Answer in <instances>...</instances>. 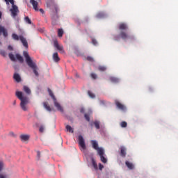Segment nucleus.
<instances>
[{
	"label": "nucleus",
	"instance_id": "28",
	"mask_svg": "<svg viewBox=\"0 0 178 178\" xmlns=\"http://www.w3.org/2000/svg\"><path fill=\"white\" fill-rule=\"evenodd\" d=\"M98 70H99V72H105V70H106V67L102 66V65H99L98 67Z\"/></svg>",
	"mask_w": 178,
	"mask_h": 178
},
{
	"label": "nucleus",
	"instance_id": "12",
	"mask_svg": "<svg viewBox=\"0 0 178 178\" xmlns=\"http://www.w3.org/2000/svg\"><path fill=\"white\" fill-rule=\"evenodd\" d=\"M98 154L100 156V159L102 162H103V163H106V162H108V160L106 159V158H105V156H104V150H99Z\"/></svg>",
	"mask_w": 178,
	"mask_h": 178
},
{
	"label": "nucleus",
	"instance_id": "41",
	"mask_svg": "<svg viewBox=\"0 0 178 178\" xmlns=\"http://www.w3.org/2000/svg\"><path fill=\"white\" fill-rule=\"evenodd\" d=\"M99 170H102L104 169V165L101 163H99Z\"/></svg>",
	"mask_w": 178,
	"mask_h": 178
},
{
	"label": "nucleus",
	"instance_id": "23",
	"mask_svg": "<svg viewBox=\"0 0 178 178\" xmlns=\"http://www.w3.org/2000/svg\"><path fill=\"white\" fill-rule=\"evenodd\" d=\"M15 56L17 60H19L21 63H23L24 62V59H23V57L20 56V54H17Z\"/></svg>",
	"mask_w": 178,
	"mask_h": 178
},
{
	"label": "nucleus",
	"instance_id": "49",
	"mask_svg": "<svg viewBox=\"0 0 178 178\" xmlns=\"http://www.w3.org/2000/svg\"><path fill=\"white\" fill-rule=\"evenodd\" d=\"M0 45H1V42H0Z\"/></svg>",
	"mask_w": 178,
	"mask_h": 178
},
{
	"label": "nucleus",
	"instance_id": "30",
	"mask_svg": "<svg viewBox=\"0 0 178 178\" xmlns=\"http://www.w3.org/2000/svg\"><path fill=\"white\" fill-rule=\"evenodd\" d=\"M48 91H49V95H50V97H51L53 101H55V99H56V98L55 97V95H54V93L52 92V91L50 89H49Z\"/></svg>",
	"mask_w": 178,
	"mask_h": 178
},
{
	"label": "nucleus",
	"instance_id": "19",
	"mask_svg": "<svg viewBox=\"0 0 178 178\" xmlns=\"http://www.w3.org/2000/svg\"><path fill=\"white\" fill-rule=\"evenodd\" d=\"M126 166H127L128 169L130 170H133L134 169V164L133 163H130L129 161H126L125 162Z\"/></svg>",
	"mask_w": 178,
	"mask_h": 178
},
{
	"label": "nucleus",
	"instance_id": "35",
	"mask_svg": "<svg viewBox=\"0 0 178 178\" xmlns=\"http://www.w3.org/2000/svg\"><path fill=\"white\" fill-rule=\"evenodd\" d=\"M121 127H127V122L123 121L120 123Z\"/></svg>",
	"mask_w": 178,
	"mask_h": 178
},
{
	"label": "nucleus",
	"instance_id": "37",
	"mask_svg": "<svg viewBox=\"0 0 178 178\" xmlns=\"http://www.w3.org/2000/svg\"><path fill=\"white\" fill-rule=\"evenodd\" d=\"M85 119L87 120V122H90V115L88 114L84 115Z\"/></svg>",
	"mask_w": 178,
	"mask_h": 178
},
{
	"label": "nucleus",
	"instance_id": "32",
	"mask_svg": "<svg viewBox=\"0 0 178 178\" xmlns=\"http://www.w3.org/2000/svg\"><path fill=\"white\" fill-rule=\"evenodd\" d=\"M58 37H62L63 35V29H58Z\"/></svg>",
	"mask_w": 178,
	"mask_h": 178
},
{
	"label": "nucleus",
	"instance_id": "43",
	"mask_svg": "<svg viewBox=\"0 0 178 178\" xmlns=\"http://www.w3.org/2000/svg\"><path fill=\"white\" fill-rule=\"evenodd\" d=\"M1 55H2L3 56H5V55H6V53L5 52V51H1L0 52Z\"/></svg>",
	"mask_w": 178,
	"mask_h": 178
},
{
	"label": "nucleus",
	"instance_id": "40",
	"mask_svg": "<svg viewBox=\"0 0 178 178\" xmlns=\"http://www.w3.org/2000/svg\"><path fill=\"white\" fill-rule=\"evenodd\" d=\"M37 156L38 159H40V158H41V153L40 152V151L37 152Z\"/></svg>",
	"mask_w": 178,
	"mask_h": 178
},
{
	"label": "nucleus",
	"instance_id": "26",
	"mask_svg": "<svg viewBox=\"0 0 178 178\" xmlns=\"http://www.w3.org/2000/svg\"><path fill=\"white\" fill-rule=\"evenodd\" d=\"M92 164L94 169H95V170H97L98 165L97 164V162H95V160L94 159H92Z\"/></svg>",
	"mask_w": 178,
	"mask_h": 178
},
{
	"label": "nucleus",
	"instance_id": "6",
	"mask_svg": "<svg viewBox=\"0 0 178 178\" xmlns=\"http://www.w3.org/2000/svg\"><path fill=\"white\" fill-rule=\"evenodd\" d=\"M12 38L15 40V41H19L20 40L21 42L22 43L23 46L25 48H29V43L27 42V40H26L25 38H24L23 35H17L16 33H13L12 34Z\"/></svg>",
	"mask_w": 178,
	"mask_h": 178
},
{
	"label": "nucleus",
	"instance_id": "17",
	"mask_svg": "<svg viewBox=\"0 0 178 178\" xmlns=\"http://www.w3.org/2000/svg\"><path fill=\"white\" fill-rule=\"evenodd\" d=\"M13 79L17 83H20V81H22V77L20 76V74L17 73L14 74Z\"/></svg>",
	"mask_w": 178,
	"mask_h": 178
},
{
	"label": "nucleus",
	"instance_id": "44",
	"mask_svg": "<svg viewBox=\"0 0 178 178\" xmlns=\"http://www.w3.org/2000/svg\"><path fill=\"white\" fill-rule=\"evenodd\" d=\"M39 12H40V13H42V15H44V9L42 8H40V9H38Z\"/></svg>",
	"mask_w": 178,
	"mask_h": 178
},
{
	"label": "nucleus",
	"instance_id": "2",
	"mask_svg": "<svg viewBox=\"0 0 178 178\" xmlns=\"http://www.w3.org/2000/svg\"><path fill=\"white\" fill-rule=\"evenodd\" d=\"M23 55L25 58V60L26 64L31 69L33 70V73L36 77H38L40 76V74H38V67L37 66V64L33 61V59H31V57H30V55H29V52L24 51L23 52Z\"/></svg>",
	"mask_w": 178,
	"mask_h": 178
},
{
	"label": "nucleus",
	"instance_id": "16",
	"mask_svg": "<svg viewBox=\"0 0 178 178\" xmlns=\"http://www.w3.org/2000/svg\"><path fill=\"white\" fill-rule=\"evenodd\" d=\"M43 106H44V109H46V111H47L48 112L52 111V108H51V106H49V104H48L47 102H43Z\"/></svg>",
	"mask_w": 178,
	"mask_h": 178
},
{
	"label": "nucleus",
	"instance_id": "45",
	"mask_svg": "<svg viewBox=\"0 0 178 178\" xmlns=\"http://www.w3.org/2000/svg\"><path fill=\"white\" fill-rule=\"evenodd\" d=\"M8 48L10 51H13V47L12 46L9 45Z\"/></svg>",
	"mask_w": 178,
	"mask_h": 178
},
{
	"label": "nucleus",
	"instance_id": "31",
	"mask_svg": "<svg viewBox=\"0 0 178 178\" xmlns=\"http://www.w3.org/2000/svg\"><path fill=\"white\" fill-rule=\"evenodd\" d=\"M94 125H95V127L99 130V121H95L94 122Z\"/></svg>",
	"mask_w": 178,
	"mask_h": 178
},
{
	"label": "nucleus",
	"instance_id": "38",
	"mask_svg": "<svg viewBox=\"0 0 178 178\" xmlns=\"http://www.w3.org/2000/svg\"><path fill=\"white\" fill-rule=\"evenodd\" d=\"M92 44H93V45H97L98 42L97 41V40L92 38Z\"/></svg>",
	"mask_w": 178,
	"mask_h": 178
},
{
	"label": "nucleus",
	"instance_id": "14",
	"mask_svg": "<svg viewBox=\"0 0 178 178\" xmlns=\"http://www.w3.org/2000/svg\"><path fill=\"white\" fill-rule=\"evenodd\" d=\"M54 106L60 112H63V108H62V106H60V104L58 103V101H56V99L54 100Z\"/></svg>",
	"mask_w": 178,
	"mask_h": 178
},
{
	"label": "nucleus",
	"instance_id": "7",
	"mask_svg": "<svg viewBox=\"0 0 178 178\" xmlns=\"http://www.w3.org/2000/svg\"><path fill=\"white\" fill-rule=\"evenodd\" d=\"M78 143H79V147H81V151H84L86 147V142L84 141V138L83 137V136L81 135L79 136Z\"/></svg>",
	"mask_w": 178,
	"mask_h": 178
},
{
	"label": "nucleus",
	"instance_id": "36",
	"mask_svg": "<svg viewBox=\"0 0 178 178\" xmlns=\"http://www.w3.org/2000/svg\"><path fill=\"white\" fill-rule=\"evenodd\" d=\"M90 77H91L92 79H93V80L97 79V75H96L95 73H92V74H90Z\"/></svg>",
	"mask_w": 178,
	"mask_h": 178
},
{
	"label": "nucleus",
	"instance_id": "22",
	"mask_svg": "<svg viewBox=\"0 0 178 178\" xmlns=\"http://www.w3.org/2000/svg\"><path fill=\"white\" fill-rule=\"evenodd\" d=\"M53 59L54 60V62H59V60H60V58H59V56L58 55V53H54L53 54Z\"/></svg>",
	"mask_w": 178,
	"mask_h": 178
},
{
	"label": "nucleus",
	"instance_id": "42",
	"mask_svg": "<svg viewBox=\"0 0 178 178\" xmlns=\"http://www.w3.org/2000/svg\"><path fill=\"white\" fill-rule=\"evenodd\" d=\"M39 131H40V133H43L44 132V127H40L39 129Z\"/></svg>",
	"mask_w": 178,
	"mask_h": 178
},
{
	"label": "nucleus",
	"instance_id": "15",
	"mask_svg": "<svg viewBox=\"0 0 178 178\" xmlns=\"http://www.w3.org/2000/svg\"><path fill=\"white\" fill-rule=\"evenodd\" d=\"M1 34H3V37H8V31L1 25H0V35Z\"/></svg>",
	"mask_w": 178,
	"mask_h": 178
},
{
	"label": "nucleus",
	"instance_id": "20",
	"mask_svg": "<svg viewBox=\"0 0 178 178\" xmlns=\"http://www.w3.org/2000/svg\"><path fill=\"white\" fill-rule=\"evenodd\" d=\"M20 138H21L22 141H29V140L30 138V136L26 135V134H22L20 136Z\"/></svg>",
	"mask_w": 178,
	"mask_h": 178
},
{
	"label": "nucleus",
	"instance_id": "24",
	"mask_svg": "<svg viewBox=\"0 0 178 178\" xmlns=\"http://www.w3.org/2000/svg\"><path fill=\"white\" fill-rule=\"evenodd\" d=\"M96 17L97 19H102V18L105 17V13H98L96 15Z\"/></svg>",
	"mask_w": 178,
	"mask_h": 178
},
{
	"label": "nucleus",
	"instance_id": "13",
	"mask_svg": "<svg viewBox=\"0 0 178 178\" xmlns=\"http://www.w3.org/2000/svg\"><path fill=\"white\" fill-rule=\"evenodd\" d=\"M30 3L33 6L34 10L38 12V1L35 0H30Z\"/></svg>",
	"mask_w": 178,
	"mask_h": 178
},
{
	"label": "nucleus",
	"instance_id": "46",
	"mask_svg": "<svg viewBox=\"0 0 178 178\" xmlns=\"http://www.w3.org/2000/svg\"><path fill=\"white\" fill-rule=\"evenodd\" d=\"M13 105H16V100L13 102Z\"/></svg>",
	"mask_w": 178,
	"mask_h": 178
},
{
	"label": "nucleus",
	"instance_id": "3",
	"mask_svg": "<svg viewBox=\"0 0 178 178\" xmlns=\"http://www.w3.org/2000/svg\"><path fill=\"white\" fill-rule=\"evenodd\" d=\"M15 95L18 99L21 101L20 102V106L21 109L24 111V112H27L29 111V108L27 107V104H29V97L27 96H24V94H23V92L20 91H16Z\"/></svg>",
	"mask_w": 178,
	"mask_h": 178
},
{
	"label": "nucleus",
	"instance_id": "5",
	"mask_svg": "<svg viewBox=\"0 0 178 178\" xmlns=\"http://www.w3.org/2000/svg\"><path fill=\"white\" fill-rule=\"evenodd\" d=\"M7 5H9L11 3L12 8L10 10V12H11V16L15 19L16 16H17V13H19V8L17 6L15 5V1L14 0H4Z\"/></svg>",
	"mask_w": 178,
	"mask_h": 178
},
{
	"label": "nucleus",
	"instance_id": "27",
	"mask_svg": "<svg viewBox=\"0 0 178 178\" xmlns=\"http://www.w3.org/2000/svg\"><path fill=\"white\" fill-rule=\"evenodd\" d=\"M65 129L67 131H69V133H74L73 128L70 125H66Z\"/></svg>",
	"mask_w": 178,
	"mask_h": 178
},
{
	"label": "nucleus",
	"instance_id": "48",
	"mask_svg": "<svg viewBox=\"0 0 178 178\" xmlns=\"http://www.w3.org/2000/svg\"><path fill=\"white\" fill-rule=\"evenodd\" d=\"M36 2H41V0H36Z\"/></svg>",
	"mask_w": 178,
	"mask_h": 178
},
{
	"label": "nucleus",
	"instance_id": "25",
	"mask_svg": "<svg viewBox=\"0 0 178 178\" xmlns=\"http://www.w3.org/2000/svg\"><path fill=\"white\" fill-rule=\"evenodd\" d=\"M110 81L112 83H119V79L115 77V76H111L110 77Z\"/></svg>",
	"mask_w": 178,
	"mask_h": 178
},
{
	"label": "nucleus",
	"instance_id": "1",
	"mask_svg": "<svg viewBox=\"0 0 178 178\" xmlns=\"http://www.w3.org/2000/svg\"><path fill=\"white\" fill-rule=\"evenodd\" d=\"M119 30H120V32L119 33V35H116L114 37V40L115 41H119L120 38H122V40H124V41H126L127 40H134V36L130 35L127 32L124 31L129 29L127 26V24L124 23H121L118 26Z\"/></svg>",
	"mask_w": 178,
	"mask_h": 178
},
{
	"label": "nucleus",
	"instance_id": "9",
	"mask_svg": "<svg viewBox=\"0 0 178 178\" xmlns=\"http://www.w3.org/2000/svg\"><path fill=\"white\" fill-rule=\"evenodd\" d=\"M54 46L58 49V51H59V52H60V54H63V52H65V50H63V46L59 44L58 40H54Z\"/></svg>",
	"mask_w": 178,
	"mask_h": 178
},
{
	"label": "nucleus",
	"instance_id": "21",
	"mask_svg": "<svg viewBox=\"0 0 178 178\" xmlns=\"http://www.w3.org/2000/svg\"><path fill=\"white\" fill-rule=\"evenodd\" d=\"M126 147H120V155L122 156V158H124L126 156Z\"/></svg>",
	"mask_w": 178,
	"mask_h": 178
},
{
	"label": "nucleus",
	"instance_id": "34",
	"mask_svg": "<svg viewBox=\"0 0 178 178\" xmlns=\"http://www.w3.org/2000/svg\"><path fill=\"white\" fill-rule=\"evenodd\" d=\"M25 22L28 23V24H31V19L29 17H25Z\"/></svg>",
	"mask_w": 178,
	"mask_h": 178
},
{
	"label": "nucleus",
	"instance_id": "18",
	"mask_svg": "<svg viewBox=\"0 0 178 178\" xmlns=\"http://www.w3.org/2000/svg\"><path fill=\"white\" fill-rule=\"evenodd\" d=\"M23 90L24 91L26 95H30L31 94V90H30V88H29V86H24L23 87Z\"/></svg>",
	"mask_w": 178,
	"mask_h": 178
},
{
	"label": "nucleus",
	"instance_id": "11",
	"mask_svg": "<svg viewBox=\"0 0 178 178\" xmlns=\"http://www.w3.org/2000/svg\"><path fill=\"white\" fill-rule=\"evenodd\" d=\"M115 104L118 109L120 111H126V106L120 103L119 101L115 100Z\"/></svg>",
	"mask_w": 178,
	"mask_h": 178
},
{
	"label": "nucleus",
	"instance_id": "47",
	"mask_svg": "<svg viewBox=\"0 0 178 178\" xmlns=\"http://www.w3.org/2000/svg\"><path fill=\"white\" fill-rule=\"evenodd\" d=\"M2 17V13L0 12V19Z\"/></svg>",
	"mask_w": 178,
	"mask_h": 178
},
{
	"label": "nucleus",
	"instance_id": "10",
	"mask_svg": "<svg viewBox=\"0 0 178 178\" xmlns=\"http://www.w3.org/2000/svg\"><path fill=\"white\" fill-rule=\"evenodd\" d=\"M91 144L92 145V148L97 151L98 153L99 152V151L104 150V149L98 147V142H97V140H91Z\"/></svg>",
	"mask_w": 178,
	"mask_h": 178
},
{
	"label": "nucleus",
	"instance_id": "33",
	"mask_svg": "<svg viewBox=\"0 0 178 178\" xmlns=\"http://www.w3.org/2000/svg\"><path fill=\"white\" fill-rule=\"evenodd\" d=\"M88 94L90 98H95V95L92 93L91 91H88Z\"/></svg>",
	"mask_w": 178,
	"mask_h": 178
},
{
	"label": "nucleus",
	"instance_id": "4",
	"mask_svg": "<svg viewBox=\"0 0 178 178\" xmlns=\"http://www.w3.org/2000/svg\"><path fill=\"white\" fill-rule=\"evenodd\" d=\"M47 8L51 10V17L52 20H58L59 19V15H58V11L59 10L58 5L55 3L54 0H47Z\"/></svg>",
	"mask_w": 178,
	"mask_h": 178
},
{
	"label": "nucleus",
	"instance_id": "8",
	"mask_svg": "<svg viewBox=\"0 0 178 178\" xmlns=\"http://www.w3.org/2000/svg\"><path fill=\"white\" fill-rule=\"evenodd\" d=\"M4 168L3 162L0 161V178H9V175L6 172H2Z\"/></svg>",
	"mask_w": 178,
	"mask_h": 178
},
{
	"label": "nucleus",
	"instance_id": "39",
	"mask_svg": "<svg viewBox=\"0 0 178 178\" xmlns=\"http://www.w3.org/2000/svg\"><path fill=\"white\" fill-rule=\"evenodd\" d=\"M87 60H88L89 62H94V58L91 56H88Z\"/></svg>",
	"mask_w": 178,
	"mask_h": 178
},
{
	"label": "nucleus",
	"instance_id": "29",
	"mask_svg": "<svg viewBox=\"0 0 178 178\" xmlns=\"http://www.w3.org/2000/svg\"><path fill=\"white\" fill-rule=\"evenodd\" d=\"M8 56H9L10 59L11 60H13V62H15V60H16V58H15V55H13V54L10 53V54H8Z\"/></svg>",
	"mask_w": 178,
	"mask_h": 178
}]
</instances>
